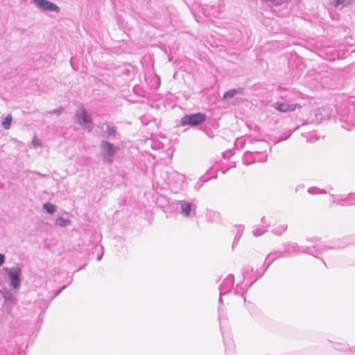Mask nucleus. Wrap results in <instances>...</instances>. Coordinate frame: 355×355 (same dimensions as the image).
<instances>
[{
    "label": "nucleus",
    "mask_w": 355,
    "mask_h": 355,
    "mask_svg": "<svg viewBox=\"0 0 355 355\" xmlns=\"http://www.w3.org/2000/svg\"><path fill=\"white\" fill-rule=\"evenodd\" d=\"M260 150H254L253 151H247L243 154V162L246 165H250L255 162H266L268 159L266 149L269 144L266 141H257Z\"/></svg>",
    "instance_id": "1"
},
{
    "label": "nucleus",
    "mask_w": 355,
    "mask_h": 355,
    "mask_svg": "<svg viewBox=\"0 0 355 355\" xmlns=\"http://www.w3.org/2000/svg\"><path fill=\"white\" fill-rule=\"evenodd\" d=\"M3 270L8 275L10 286L13 289H19L21 282V267L19 265L12 268L3 267Z\"/></svg>",
    "instance_id": "2"
},
{
    "label": "nucleus",
    "mask_w": 355,
    "mask_h": 355,
    "mask_svg": "<svg viewBox=\"0 0 355 355\" xmlns=\"http://www.w3.org/2000/svg\"><path fill=\"white\" fill-rule=\"evenodd\" d=\"M100 148L103 162L108 164L112 163L114 156L119 150V147L103 140L100 144Z\"/></svg>",
    "instance_id": "3"
},
{
    "label": "nucleus",
    "mask_w": 355,
    "mask_h": 355,
    "mask_svg": "<svg viewBox=\"0 0 355 355\" xmlns=\"http://www.w3.org/2000/svg\"><path fill=\"white\" fill-rule=\"evenodd\" d=\"M284 255L286 257H291L299 254L300 253L312 254V249L311 246L300 247L297 243H291L288 244L286 248L282 252Z\"/></svg>",
    "instance_id": "4"
},
{
    "label": "nucleus",
    "mask_w": 355,
    "mask_h": 355,
    "mask_svg": "<svg viewBox=\"0 0 355 355\" xmlns=\"http://www.w3.org/2000/svg\"><path fill=\"white\" fill-rule=\"evenodd\" d=\"M206 119V116L202 113L186 114L181 119L182 125H198L202 123Z\"/></svg>",
    "instance_id": "5"
},
{
    "label": "nucleus",
    "mask_w": 355,
    "mask_h": 355,
    "mask_svg": "<svg viewBox=\"0 0 355 355\" xmlns=\"http://www.w3.org/2000/svg\"><path fill=\"white\" fill-rule=\"evenodd\" d=\"M76 117L78 123L83 127L87 132H91L93 129L92 122L89 114L84 108H81L76 114Z\"/></svg>",
    "instance_id": "6"
},
{
    "label": "nucleus",
    "mask_w": 355,
    "mask_h": 355,
    "mask_svg": "<svg viewBox=\"0 0 355 355\" xmlns=\"http://www.w3.org/2000/svg\"><path fill=\"white\" fill-rule=\"evenodd\" d=\"M177 205L180 209V213L184 217H191L196 215V206L187 200H179Z\"/></svg>",
    "instance_id": "7"
},
{
    "label": "nucleus",
    "mask_w": 355,
    "mask_h": 355,
    "mask_svg": "<svg viewBox=\"0 0 355 355\" xmlns=\"http://www.w3.org/2000/svg\"><path fill=\"white\" fill-rule=\"evenodd\" d=\"M234 281V277L232 275H229L227 276L225 279L223 281L219 286L220 291V298L219 302H222V295H225L228 292L231 291L232 286L233 285Z\"/></svg>",
    "instance_id": "8"
},
{
    "label": "nucleus",
    "mask_w": 355,
    "mask_h": 355,
    "mask_svg": "<svg viewBox=\"0 0 355 355\" xmlns=\"http://www.w3.org/2000/svg\"><path fill=\"white\" fill-rule=\"evenodd\" d=\"M33 3L36 4L38 8L45 10L59 12V7L53 2L48 0H33Z\"/></svg>",
    "instance_id": "9"
},
{
    "label": "nucleus",
    "mask_w": 355,
    "mask_h": 355,
    "mask_svg": "<svg viewBox=\"0 0 355 355\" xmlns=\"http://www.w3.org/2000/svg\"><path fill=\"white\" fill-rule=\"evenodd\" d=\"M273 107L279 112H287L294 111L297 108H300L301 106L297 103H287L284 102H276L272 105Z\"/></svg>",
    "instance_id": "10"
},
{
    "label": "nucleus",
    "mask_w": 355,
    "mask_h": 355,
    "mask_svg": "<svg viewBox=\"0 0 355 355\" xmlns=\"http://www.w3.org/2000/svg\"><path fill=\"white\" fill-rule=\"evenodd\" d=\"M333 202L341 205H355V194L350 193L346 198H334Z\"/></svg>",
    "instance_id": "11"
},
{
    "label": "nucleus",
    "mask_w": 355,
    "mask_h": 355,
    "mask_svg": "<svg viewBox=\"0 0 355 355\" xmlns=\"http://www.w3.org/2000/svg\"><path fill=\"white\" fill-rule=\"evenodd\" d=\"M280 257H286V255H284L282 252H272L268 254L266 258V263H267L266 268H268L269 266L276 259Z\"/></svg>",
    "instance_id": "12"
},
{
    "label": "nucleus",
    "mask_w": 355,
    "mask_h": 355,
    "mask_svg": "<svg viewBox=\"0 0 355 355\" xmlns=\"http://www.w3.org/2000/svg\"><path fill=\"white\" fill-rule=\"evenodd\" d=\"M261 223L263 225L261 227H256L252 230V234L255 236H259L267 231L269 225L266 221L265 217L261 218Z\"/></svg>",
    "instance_id": "13"
},
{
    "label": "nucleus",
    "mask_w": 355,
    "mask_h": 355,
    "mask_svg": "<svg viewBox=\"0 0 355 355\" xmlns=\"http://www.w3.org/2000/svg\"><path fill=\"white\" fill-rule=\"evenodd\" d=\"M3 297L6 303L14 304L16 301L15 296L10 291H5L3 293Z\"/></svg>",
    "instance_id": "14"
},
{
    "label": "nucleus",
    "mask_w": 355,
    "mask_h": 355,
    "mask_svg": "<svg viewBox=\"0 0 355 355\" xmlns=\"http://www.w3.org/2000/svg\"><path fill=\"white\" fill-rule=\"evenodd\" d=\"M313 248H316V251L319 253H322L327 250L328 249H333L335 248L334 246H329L328 245H326L322 242H319L316 244V245L313 246Z\"/></svg>",
    "instance_id": "15"
},
{
    "label": "nucleus",
    "mask_w": 355,
    "mask_h": 355,
    "mask_svg": "<svg viewBox=\"0 0 355 355\" xmlns=\"http://www.w3.org/2000/svg\"><path fill=\"white\" fill-rule=\"evenodd\" d=\"M287 224H281L272 230V232L276 235L280 236L286 231Z\"/></svg>",
    "instance_id": "16"
},
{
    "label": "nucleus",
    "mask_w": 355,
    "mask_h": 355,
    "mask_svg": "<svg viewBox=\"0 0 355 355\" xmlns=\"http://www.w3.org/2000/svg\"><path fill=\"white\" fill-rule=\"evenodd\" d=\"M235 228L236 233L233 242V246L239 242L244 231V227L243 225H238Z\"/></svg>",
    "instance_id": "17"
},
{
    "label": "nucleus",
    "mask_w": 355,
    "mask_h": 355,
    "mask_svg": "<svg viewBox=\"0 0 355 355\" xmlns=\"http://www.w3.org/2000/svg\"><path fill=\"white\" fill-rule=\"evenodd\" d=\"M173 178L176 180V184L178 186H182V184L184 182L185 177L182 174L178 173H173L172 174Z\"/></svg>",
    "instance_id": "18"
},
{
    "label": "nucleus",
    "mask_w": 355,
    "mask_h": 355,
    "mask_svg": "<svg viewBox=\"0 0 355 355\" xmlns=\"http://www.w3.org/2000/svg\"><path fill=\"white\" fill-rule=\"evenodd\" d=\"M308 193L311 195L327 193V191L324 189H321L316 187H312L309 188Z\"/></svg>",
    "instance_id": "19"
},
{
    "label": "nucleus",
    "mask_w": 355,
    "mask_h": 355,
    "mask_svg": "<svg viewBox=\"0 0 355 355\" xmlns=\"http://www.w3.org/2000/svg\"><path fill=\"white\" fill-rule=\"evenodd\" d=\"M44 209L49 214H53L55 211L56 207L54 205L50 202H46L43 205Z\"/></svg>",
    "instance_id": "20"
},
{
    "label": "nucleus",
    "mask_w": 355,
    "mask_h": 355,
    "mask_svg": "<svg viewBox=\"0 0 355 355\" xmlns=\"http://www.w3.org/2000/svg\"><path fill=\"white\" fill-rule=\"evenodd\" d=\"M55 223L60 227H66L70 224V220L62 217H58Z\"/></svg>",
    "instance_id": "21"
},
{
    "label": "nucleus",
    "mask_w": 355,
    "mask_h": 355,
    "mask_svg": "<svg viewBox=\"0 0 355 355\" xmlns=\"http://www.w3.org/2000/svg\"><path fill=\"white\" fill-rule=\"evenodd\" d=\"M12 122V116L10 114H8L6 116L2 122V125L4 129L8 130L10 128Z\"/></svg>",
    "instance_id": "22"
},
{
    "label": "nucleus",
    "mask_w": 355,
    "mask_h": 355,
    "mask_svg": "<svg viewBox=\"0 0 355 355\" xmlns=\"http://www.w3.org/2000/svg\"><path fill=\"white\" fill-rule=\"evenodd\" d=\"M238 93L239 90L236 89H230L224 94L223 98H233Z\"/></svg>",
    "instance_id": "23"
},
{
    "label": "nucleus",
    "mask_w": 355,
    "mask_h": 355,
    "mask_svg": "<svg viewBox=\"0 0 355 355\" xmlns=\"http://www.w3.org/2000/svg\"><path fill=\"white\" fill-rule=\"evenodd\" d=\"M346 3H347V0H334L331 4L334 8H343Z\"/></svg>",
    "instance_id": "24"
},
{
    "label": "nucleus",
    "mask_w": 355,
    "mask_h": 355,
    "mask_svg": "<svg viewBox=\"0 0 355 355\" xmlns=\"http://www.w3.org/2000/svg\"><path fill=\"white\" fill-rule=\"evenodd\" d=\"M106 133L107 136H115L116 133V128L114 126H107Z\"/></svg>",
    "instance_id": "25"
},
{
    "label": "nucleus",
    "mask_w": 355,
    "mask_h": 355,
    "mask_svg": "<svg viewBox=\"0 0 355 355\" xmlns=\"http://www.w3.org/2000/svg\"><path fill=\"white\" fill-rule=\"evenodd\" d=\"M345 124V125L343 124L342 127L347 130H350L353 127L355 126V119L350 121V123L347 121Z\"/></svg>",
    "instance_id": "26"
},
{
    "label": "nucleus",
    "mask_w": 355,
    "mask_h": 355,
    "mask_svg": "<svg viewBox=\"0 0 355 355\" xmlns=\"http://www.w3.org/2000/svg\"><path fill=\"white\" fill-rule=\"evenodd\" d=\"M32 144L34 146H41L40 141L35 137H34V138L32 140Z\"/></svg>",
    "instance_id": "27"
},
{
    "label": "nucleus",
    "mask_w": 355,
    "mask_h": 355,
    "mask_svg": "<svg viewBox=\"0 0 355 355\" xmlns=\"http://www.w3.org/2000/svg\"><path fill=\"white\" fill-rule=\"evenodd\" d=\"M66 288V286H62L58 291H56V293L54 294V295L51 297V300L53 298H54L55 297H56L57 295H58L60 294V293L64 290V288Z\"/></svg>",
    "instance_id": "28"
},
{
    "label": "nucleus",
    "mask_w": 355,
    "mask_h": 355,
    "mask_svg": "<svg viewBox=\"0 0 355 355\" xmlns=\"http://www.w3.org/2000/svg\"><path fill=\"white\" fill-rule=\"evenodd\" d=\"M61 110L62 109L61 108H59V109H54L53 110H51L49 113L50 114H60L61 113Z\"/></svg>",
    "instance_id": "29"
},
{
    "label": "nucleus",
    "mask_w": 355,
    "mask_h": 355,
    "mask_svg": "<svg viewBox=\"0 0 355 355\" xmlns=\"http://www.w3.org/2000/svg\"><path fill=\"white\" fill-rule=\"evenodd\" d=\"M5 261V256L4 254L0 253V266H1Z\"/></svg>",
    "instance_id": "30"
},
{
    "label": "nucleus",
    "mask_w": 355,
    "mask_h": 355,
    "mask_svg": "<svg viewBox=\"0 0 355 355\" xmlns=\"http://www.w3.org/2000/svg\"><path fill=\"white\" fill-rule=\"evenodd\" d=\"M247 273H248V269H245V270H244V272H243V278H244V279H247V278H248V275H247Z\"/></svg>",
    "instance_id": "31"
},
{
    "label": "nucleus",
    "mask_w": 355,
    "mask_h": 355,
    "mask_svg": "<svg viewBox=\"0 0 355 355\" xmlns=\"http://www.w3.org/2000/svg\"><path fill=\"white\" fill-rule=\"evenodd\" d=\"M102 255L103 254H101L100 256H98V257H97L98 261H100L101 259Z\"/></svg>",
    "instance_id": "32"
},
{
    "label": "nucleus",
    "mask_w": 355,
    "mask_h": 355,
    "mask_svg": "<svg viewBox=\"0 0 355 355\" xmlns=\"http://www.w3.org/2000/svg\"><path fill=\"white\" fill-rule=\"evenodd\" d=\"M234 293H235V294L239 293V291H238V290H237V289L234 291Z\"/></svg>",
    "instance_id": "33"
}]
</instances>
